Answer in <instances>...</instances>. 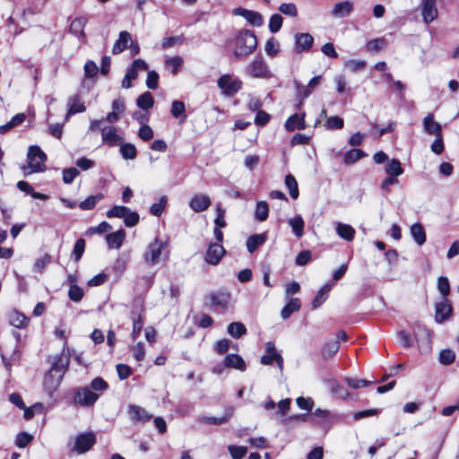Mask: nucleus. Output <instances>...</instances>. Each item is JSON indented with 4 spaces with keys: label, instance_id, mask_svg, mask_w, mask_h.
Returning a JSON list of instances; mask_svg holds the SVG:
<instances>
[{
    "label": "nucleus",
    "instance_id": "obj_24",
    "mask_svg": "<svg viewBox=\"0 0 459 459\" xmlns=\"http://www.w3.org/2000/svg\"><path fill=\"white\" fill-rule=\"evenodd\" d=\"M164 65L167 70L170 71L173 75H176L183 65V58L179 56H165Z\"/></svg>",
    "mask_w": 459,
    "mask_h": 459
},
{
    "label": "nucleus",
    "instance_id": "obj_1",
    "mask_svg": "<svg viewBox=\"0 0 459 459\" xmlns=\"http://www.w3.org/2000/svg\"><path fill=\"white\" fill-rule=\"evenodd\" d=\"M68 365V359L63 355L55 358V361L44 378V388L46 392L52 395L58 388L63 376Z\"/></svg>",
    "mask_w": 459,
    "mask_h": 459
},
{
    "label": "nucleus",
    "instance_id": "obj_46",
    "mask_svg": "<svg viewBox=\"0 0 459 459\" xmlns=\"http://www.w3.org/2000/svg\"><path fill=\"white\" fill-rule=\"evenodd\" d=\"M84 296V291L79 286L73 284L68 290V297L74 302H79Z\"/></svg>",
    "mask_w": 459,
    "mask_h": 459
},
{
    "label": "nucleus",
    "instance_id": "obj_57",
    "mask_svg": "<svg viewBox=\"0 0 459 459\" xmlns=\"http://www.w3.org/2000/svg\"><path fill=\"white\" fill-rule=\"evenodd\" d=\"M225 210L222 208L221 204H216V217L214 219L215 226L218 227H226V221H225Z\"/></svg>",
    "mask_w": 459,
    "mask_h": 459
},
{
    "label": "nucleus",
    "instance_id": "obj_17",
    "mask_svg": "<svg viewBox=\"0 0 459 459\" xmlns=\"http://www.w3.org/2000/svg\"><path fill=\"white\" fill-rule=\"evenodd\" d=\"M87 22V18L81 16L74 18L70 24L69 31L80 39L82 42L85 39L84 27Z\"/></svg>",
    "mask_w": 459,
    "mask_h": 459
},
{
    "label": "nucleus",
    "instance_id": "obj_29",
    "mask_svg": "<svg viewBox=\"0 0 459 459\" xmlns=\"http://www.w3.org/2000/svg\"><path fill=\"white\" fill-rule=\"evenodd\" d=\"M411 234L419 246H422L426 242V233L420 223H414L411 226Z\"/></svg>",
    "mask_w": 459,
    "mask_h": 459
},
{
    "label": "nucleus",
    "instance_id": "obj_32",
    "mask_svg": "<svg viewBox=\"0 0 459 459\" xmlns=\"http://www.w3.org/2000/svg\"><path fill=\"white\" fill-rule=\"evenodd\" d=\"M136 105L143 110L152 108L154 105L152 94L150 91L143 92L137 98Z\"/></svg>",
    "mask_w": 459,
    "mask_h": 459
},
{
    "label": "nucleus",
    "instance_id": "obj_7",
    "mask_svg": "<svg viewBox=\"0 0 459 459\" xmlns=\"http://www.w3.org/2000/svg\"><path fill=\"white\" fill-rule=\"evenodd\" d=\"M96 442V436L92 432H86L75 437L73 451L79 455L84 454L91 450Z\"/></svg>",
    "mask_w": 459,
    "mask_h": 459
},
{
    "label": "nucleus",
    "instance_id": "obj_16",
    "mask_svg": "<svg viewBox=\"0 0 459 459\" xmlns=\"http://www.w3.org/2000/svg\"><path fill=\"white\" fill-rule=\"evenodd\" d=\"M166 149L167 145H144L142 155L150 162H152L159 160L160 155L166 152Z\"/></svg>",
    "mask_w": 459,
    "mask_h": 459
},
{
    "label": "nucleus",
    "instance_id": "obj_25",
    "mask_svg": "<svg viewBox=\"0 0 459 459\" xmlns=\"http://www.w3.org/2000/svg\"><path fill=\"white\" fill-rule=\"evenodd\" d=\"M130 40H131L130 33L126 30L121 31L119 33L118 39L115 42V44L113 46L112 53L119 54V53L123 52L127 48V44Z\"/></svg>",
    "mask_w": 459,
    "mask_h": 459
},
{
    "label": "nucleus",
    "instance_id": "obj_50",
    "mask_svg": "<svg viewBox=\"0 0 459 459\" xmlns=\"http://www.w3.org/2000/svg\"><path fill=\"white\" fill-rule=\"evenodd\" d=\"M279 11L288 16L297 17L298 16V9L295 4L293 3H283L279 6Z\"/></svg>",
    "mask_w": 459,
    "mask_h": 459
},
{
    "label": "nucleus",
    "instance_id": "obj_61",
    "mask_svg": "<svg viewBox=\"0 0 459 459\" xmlns=\"http://www.w3.org/2000/svg\"><path fill=\"white\" fill-rule=\"evenodd\" d=\"M120 153L125 160H134L136 156L134 145H120Z\"/></svg>",
    "mask_w": 459,
    "mask_h": 459
},
{
    "label": "nucleus",
    "instance_id": "obj_58",
    "mask_svg": "<svg viewBox=\"0 0 459 459\" xmlns=\"http://www.w3.org/2000/svg\"><path fill=\"white\" fill-rule=\"evenodd\" d=\"M32 438L33 437L30 434L27 432H21L16 436L15 445L19 448H23L31 442Z\"/></svg>",
    "mask_w": 459,
    "mask_h": 459
},
{
    "label": "nucleus",
    "instance_id": "obj_3",
    "mask_svg": "<svg viewBox=\"0 0 459 459\" xmlns=\"http://www.w3.org/2000/svg\"><path fill=\"white\" fill-rule=\"evenodd\" d=\"M46 153L38 146L30 145L27 152V162L21 169L25 176L46 170Z\"/></svg>",
    "mask_w": 459,
    "mask_h": 459
},
{
    "label": "nucleus",
    "instance_id": "obj_37",
    "mask_svg": "<svg viewBox=\"0 0 459 459\" xmlns=\"http://www.w3.org/2000/svg\"><path fill=\"white\" fill-rule=\"evenodd\" d=\"M233 414V409L228 408L225 414L221 417H205L203 418V422L213 425H221L229 421Z\"/></svg>",
    "mask_w": 459,
    "mask_h": 459
},
{
    "label": "nucleus",
    "instance_id": "obj_19",
    "mask_svg": "<svg viewBox=\"0 0 459 459\" xmlns=\"http://www.w3.org/2000/svg\"><path fill=\"white\" fill-rule=\"evenodd\" d=\"M126 231L124 230H118L113 233L106 236V241L108 248L118 249L123 245L126 238Z\"/></svg>",
    "mask_w": 459,
    "mask_h": 459
},
{
    "label": "nucleus",
    "instance_id": "obj_47",
    "mask_svg": "<svg viewBox=\"0 0 459 459\" xmlns=\"http://www.w3.org/2000/svg\"><path fill=\"white\" fill-rule=\"evenodd\" d=\"M23 416L26 420L31 419L35 414L40 413L43 411V404L41 403H36L30 407L24 406Z\"/></svg>",
    "mask_w": 459,
    "mask_h": 459
},
{
    "label": "nucleus",
    "instance_id": "obj_11",
    "mask_svg": "<svg viewBox=\"0 0 459 459\" xmlns=\"http://www.w3.org/2000/svg\"><path fill=\"white\" fill-rule=\"evenodd\" d=\"M435 308V321L438 324H442L452 316L453 307L449 304L447 298H442V300L436 304Z\"/></svg>",
    "mask_w": 459,
    "mask_h": 459
},
{
    "label": "nucleus",
    "instance_id": "obj_31",
    "mask_svg": "<svg viewBox=\"0 0 459 459\" xmlns=\"http://www.w3.org/2000/svg\"><path fill=\"white\" fill-rule=\"evenodd\" d=\"M266 237L264 234H255L247 240V248L249 253H254L259 246L265 242Z\"/></svg>",
    "mask_w": 459,
    "mask_h": 459
},
{
    "label": "nucleus",
    "instance_id": "obj_53",
    "mask_svg": "<svg viewBox=\"0 0 459 459\" xmlns=\"http://www.w3.org/2000/svg\"><path fill=\"white\" fill-rule=\"evenodd\" d=\"M437 289L442 294V298H447L450 293V283L446 277L440 276L437 280Z\"/></svg>",
    "mask_w": 459,
    "mask_h": 459
},
{
    "label": "nucleus",
    "instance_id": "obj_12",
    "mask_svg": "<svg viewBox=\"0 0 459 459\" xmlns=\"http://www.w3.org/2000/svg\"><path fill=\"white\" fill-rule=\"evenodd\" d=\"M423 125L425 130L430 134L436 136V139L434 140L433 143H443V139L441 135V126L439 123L436 122L434 120V117L432 114H428L425 118L423 119Z\"/></svg>",
    "mask_w": 459,
    "mask_h": 459
},
{
    "label": "nucleus",
    "instance_id": "obj_51",
    "mask_svg": "<svg viewBox=\"0 0 459 459\" xmlns=\"http://www.w3.org/2000/svg\"><path fill=\"white\" fill-rule=\"evenodd\" d=\"M386 47V40L384 38H378L368 42L367 48L368 51H380Z\"/></svg>",
    "mask_w": 459,
    "mask_h": 459
},
{
    "label": "nucleus",
    "instance_id": "obj_23",
    "mask_svg": "<svg viewBox=\"0 0 459 459\" xmlns=\"http://www.w3.org/2000/svg\"><path fill=\"white\" fill-rule=\"evenodd\" d=\"M225 365L227 368H235L240 371H245L247 365L241 356L238 354H229L224 358Z\"/></svg>",
    "mask_w": 459,
    "mask_h": 459
},
{
    "label": "nucleus",
    "instance_id": "obj_18",
    "mask_svg": "<svg viewBox=\"0 0 459 459\" xmlns=\"http://www.w3.org/2000/svg\"><path fill=\"white\" fill-rule=\"evenodd\" d=\"M294 39L298 52L309 50L314 43V38L309 33H296Z\"/></svg>",
    "mask_w": 459,
    "mask_h": 459
},
{
    "label": "nucleus",
    "instance_id": "obj_55",
    "mask_svg": "<svg viewBox=\"0 0 459 459\" xmlns=\"http://www.w3.org/2000/svg\"><path fill=\"white\" fill-rule=\"evenodd\" d=\"M343 119L337 117V116H333V117H327L326 119V122L325 124V126L327 128V129H342L343 127Z\"/></svg>",
    "mask_w": 459,
    "mask_h": 459
},
{
    "label": "nucleus",
    "instance_id": "obj_28",
    "mask_svg": "<svg viewBox=\"0 0 459 459\" xmlns=\"http://www.w3.org/2000/svg\"><path fill=\"white\" fill-rule=\"evenodd\" d=\"M285 127L288 131L303 129L305 127L304 114L302 116L299 114L290 116L285 123Z\"/></svg>",
    "mask_w": 459,
    "mask_h": 459
},
{
    "label": "nucleus",
    "instance_id": "obj_26",
    "mask_svg": "<svg viewBox=\"0 0 459 459\" xmlns=\"http://www.w3.org/2000/svg\"><path fill=\"white\" fill-rule=\"evenodd\" d=\"M8 321L11 325L16 328H24L28 324V318L18 311H12L8 315Z\"/></svg>",
    "mask_w": 459,
    "mask_h": 459
},
{
    "label": "nucleus",
    "instance_id": "obj_41",
    "mask_svg": "<svg viewBox=\"0 0 459 459\" xmlns=\"http://www.w3.org/2000/svg\"><path fill=\"white\" fill-rule=\"evenodd\" d=\"M269 212V207L265 201H260L256 204L255 208V219L259 221H264L267 219Z\"/></svg>",
    "mask_w": 459,
    "mask_h": 459
},
{
    "label": "nucleus",
    "instance_id": "obj_20",
    "mask_svg": "<svg viewBox=\"0 0 459 459\" xmlns=\"http://www.w3.org/2000/svg\"><path fill=\"white\" fill-rule=\"evenodd\" d=\"M68 113L67 115H74L84 112L86 107L80 94L71 96L67 100Z\"/></svg>",
    "mask_w": 459,
    "mask_h": 459
},
{
    "label": "nucleus",
    "instance_id": "obj_34",
    "mask_svg": "<svg viewBox=\"0 0 459 459\" xmlns=\"http://www.w3.org/2000/svg\"><path fill=\"white\" fill-rule=\"evenodd\" d=\"M339 350L340 343H338V341L326 342L321 350V356L324 359H330L333 357L338 352Z\"/></svg>",
    "mask_w": 459,
    "mask_h": 459
},
{
    "label": "nucleus",
    "instance_id": "obj_8",
    "mask_svg": "<svg viewBox=\"0 0 459 459\" xmlns=\"http://www.w3.org/2000/svg\"><path fill=\"white\" fill-rule=\"evenodd\" d=\"M247 71L248 74L255 78H268L271 76L270 71L266 63L263 58H255L247 67Z\"/></svg>",
    "mask_w": 459,
    "mask_h": 459
},
{
    "label": "nucleus",
    "instance_id": "obj_27",
    "mask_svg": "<svg viewBox=\"0 0 459 459\" xmlns=\"http://www.w3.org/2000/svg\"><path fill=\"white\" fill-rule=\"evenodd\" d=\"M301 307V302L298 298H292L289 300L288 304L281 309V316L283 319H287L290 315L299 311Z\"/></svg>",
    "mask_w": 459,
    "mask_h": 459
},
{
    "label": "nucleus",
    "instance_id": "obj_5",
    "mask_svg": "<svg viewBox=\"0 0 459 459\" xmlns=\"http://www.w3.org/2000/svg\"><path fill=\"white\" fill-rule=\"evenodd\" d=\"M104 119L93 120L91 122L90 128L101 131V137L104 143H125L123 138L117 134L115 126H103Z\"/></svg>",
    "mask_w": 459,
    "mask_h": 459
},
{
    "label": "nucleus",
    "instance_id": "obj_9",
    "mask_svg": "<svg viewBox=\"0 0 459 459\" xmlns=\"http://www.w3.org/2000/svg\"><path fill=\"white\" fill-rule=\"evenodd\" d=\"M208 299L214 309H226L230 301V294L228 291L217 290L210 293Z\"/></svg>",
    "mask_w": 459,
    "mask_h": 459
},
{
    "label": "nucleus",
    "instance_id": "obj_33",
    "mask_svg": "<svg viewBox=\"0 0 459 459\" xmlns=\"http://www.w3.org/2000/svg\"><path fill=\"white\" fill-rule=\"evenodd\" d=\"M385 170L388 176L397 178L403 173V169L399 160L393 159L385 166Z\"/></svg>",
    "mask_w": 459,
    "mask_h": 459
},
{
    "label": "nucleus",
    "instance_id": "obj_22",
    "mask_svg": "<svg viewBox=\"0 0 459 459\" xmlns=\"http://www.w3.org/2000/svg\"><path fill=\"white\" fill-rule=\"evenodd\" d=\"M128 413L130 418L135 421H148L152 418V414L144 408L135 404H132L128 407Z\"/></svg>",
    "mask_w": 459,
    "mask_h": 459
},
{
    "label": "nucleus",
    "instance_id": "obj_60",
    "mask_svg": "<svg viewBox=\"0 0 459 459\" xmlns=\"http://www.w3.org/2000/svg\"><path fill=\"white\" fill-rule=\"evenodd\" d=\"M455 359V354L451 350H444L439 354V361L443 365H450Z\"/></svg>",
    "mask_w": 459,
    "mask_h": 459
},
{
    "label": "nucleus",
    "instance_id": "obj_62",
    "mask_svg": "<svg viewBox=\"0 0 459 459\" xmlns=\"http://www.w3.org/2000/svg\"><path fill=\"white\" fill-rule=\"evenodd\" d=\"M138 136L142 141L148 142L152 139L153 131L149 126L143 125L138 130Z\"/></svg>",
    "mask_w": 459,
    "mask_h": 459
},
{
    "label": "nucleus",
    "instance_id": "obj_48",
    "mask_svg": "<svg viewBox=\"0 0 459 459\" xmlns=\"http://www.w3.org/2000/svg\"><path fill=\"white\" fill-rule=\"evenodd\" d=\"M228 450L233 459H242L247 452V448L246 446L234 445H230L228 446Z\"/></svg>",
    "mask_w": 459,
    "mask_h": 459
},
{
    "label": "nucleus",
    "instance_id": "obj_13",
    "mask_svg": "<svg viewBox=\"0 0 459 459\" xmlns=\"http://www.w3.org/2000/svg\"><path fill=\"white\" fill-rule=\"evenodd\" d=\"M224 247L219 243L210 244L205 255V261L212 265L220 263L225 254Z\"/></svg>",
    "mask_w": 459,
    "mask_h": 459
},
{
    "label": "nucleus",
    "instance_id": "obj_35",
    "mask_svg": "<svg viewBox=\"0 0 459 459\" xmlns=\"http://www.w3.org/2000/svg\"><path fill=\"white\" fill-rule=\"evenodd\" d=\"M331 290V285L326 284L323 286L316 293L315 299L312 301L313 308L319 307L327 299L328 294Z\"/></svg>",
    "mask_w": 459,
    "mask_h": 459
},
{
    "label": "nucleus",
    "instance_id": "obj_49",
    "mask_svg": "<svg viewBox=\"0 0 459 459\" xmlns=\"http://www.w3.org/2000/svg\"><path fill=\"white\" fill-rule=\"evenodd\" d=\"M78 175L79 170L76 168L71 167L65 169L62 172L63 182L66 185L71 184Z\"/></svg>",
    "mask_w": 459,
    "mask_h": 459
},
{
    "label": "nucleus",
    "instance_id": "obj_30",
    "mask_svg": "<svg viewBox=\"0 0 459 459\" xmlns=\"http://www.w3.org/2000/svg\"><path fill=\"white\" fill-rule=\"evenodd\" d=\"M170 113L173 117L179 119L180 122L186 121V108L183 101L174 100L171 104Z\"/></svg>",
    "mask_w": 459,
    "mask_h": 459
},
{
    "label": "nucleus",
    "instance_id": "obj_2",
    "mask_svg": "<svg viewBox=\"0 0 459 459\" xmlns=\"http://www.w3.org/2000/svg\"><path fill=\"white\" fill-rule=\"evenodd\" d=\"M233 45L234 56L236 57H246L255 50L257 39L252 30H241L236 35Z\"/></svg>",
    "mask_w": 459,
    "mask_h": 459
},
{
    "label": "nucleus",
    "instance_id": "obj_14",
    "mask_svg": "<svg viewBox=\"0 0 459 459\" xmlns=\"http://www.w3.org/2000/svg\"><path fill=\"white\" fill-rule=\"evenodd\" d=\"M234 15L244 17L250 24L254 26H261L263 24V16L255 12L242 7L233 9Z\"/></svg>",
    "mask_w": 459,
    "mask_h": 459
},
{
    "label": "nucleus",
    "instance_id": "obj_6",
    "mask_svg": "<svg viewBox=\"0 0 459 459\" xmlns=\"http://www.w3.org/2000/svg\"><path fill=\"white\" fill-rule=\"evenodd\" d=\"M218 87L225 96L235 95L242 87V82L230 74H224L218 80Z\"/></svg>",
    "mask_w": 459,
    "mask_h": 459
},
{
    "label": "nucleus",
    "instance_id": "obj_63",
    "mask_svg": "<svg viewBox=\"0 0 459 459\" xmlns=\"http://www.w3.org/2000/svg\"><path fill=\"white\" fill-rule=\"evenodd\" d=\"M123 220L126 227H134L139 222V214L129 209Z\"/></svg>",
    "mask_w": 459,
    "mask_h": 459
},
{
    "label": "nucleus",
    "instance_id": "obj_56",
    "mask_svg": "<svg viewBox=\"0 0 459 459\" xmlns=\"http://www.w3.org/2000/svg\"><path fill=\"white\" fill-rule=\"evenodd\" d=\"M364 156V152L359 149H352L344 155L345 163H354Z\"/></svg>",
    "mask_w": 459,
    "mask_h": 459
},
{
    "label": "nucleus",
    "instance_id": "obj_38",
    "mask_svg": "<svg viewBox=\"0 0 459 459\" xmlns=\"http://www.w3.org/2000/svg\"><path fill=\"white\" fill-rule=\"evenodd\" d=\"M289 224L290 225L293 233L300 238L304 233V221L300 215H297L292 219L289 220Z\"/></svg>",
    "mask_w": 459,
    "mask_h": 459
},
{
    "label": "nucleus",
    "instance_id": "obj_59",
    "mask_svg": "<svg viewBox=\"0 0 459 459\" xmlns=\"http://www.w3.org/2000/svg\"><path fill=\"white\" fill-rule=\"evenodd\" d=\"M138 77V74L134 71L131 67H129L126 71V74L122 81V87L125 89H129L132 87V81L135 80Z\"/></svg>",
    "mask_w": 459,
    "mask_h": 459
},
{
    "label": "nucleus",
    "instance_id": "obj_43",
    "mask_svg": "<svg viewBox=\"0 0 459 459\" xmlns=\"http://www.w3.org/2000/svg\"><path fill=\"white\" fill-rule=\"evenodd\" d=\"M166 204L167 197L163 195L159 199V202L152 204L150 208L151 213L156 217H160L163 213Z\"/></svg>",
    "mask_w": 459,
    "mask_h": 459
},
{
    "label": "nucleus",
    "instance_id": "obj_64",
    "mask_svg": "<svg viewBox=\"0 0 459 459\" xmlns=\"http://www.w3.org/2000/svg\"><path fill=\"white\" fill-rule=\"evenodd\" d=\"M345 66L351 72L356 73L364 69L366 66V62L364 60L351 59L346 62Z\"/></svg>",
    "mask_w": 459,
    "mask_h": 459
},
{
    "label": "nucleus",
    "instance_id": "obj_39",
    "mask_svg": "<svg viewBox=\"0 0 459 459\" xmlns=\"http://www.w3.org/2000/svg\"><path fill=\"white\" fill-rule=\"evenodd\" d=\"M228 333L233 338H239L242 335L246 334L247 328L240 322H233V323H230L229 325V326H228Z\"/></svg>",
    "mask_w": 459,
    "mask_h": 459
},
{
    "label": "nucleus",
    "instance_id": "obj_4",
    "mask_svg": "<svg viewBox=\"0 0 459 459\" xmlns=\"http://www.w3.org/2000/svg\"><path fill=\"white\" fill-rule=\"evenodd\" d=\"M168 246L166 240L155 238L151 243L148 244L145 252L143 253V260L146 264L153 266L157 264L165 252Z\"/></svg>",
    "mask_w": 459,
    "mask_h": 459
},
{
    "label": "nucleus",
    "instance_id": "obj_45",
    "mask_svg": "<svg viewBox=\"0 0 459 459\" xmlns=\"http://www.w3.org/2000/svg\"><path fill=\"white\" fill-rule=\"evenodd\" d=\"M129 349L137 361L141 362L145 358V348L143 342H139L136 344L132 345Z\"/></svg>",
    "mask_w": 459,
    "mask_h": 459
},
{
    "label": "nucleus",
    "instance_id": "obj_40",
    "mask_svg": "<svg viewBox=\"0 0 459 459\" xmlns=\"http://www.w3.org/2000/svg\"><path fill=\"white\" fill-rule=\"evenodd\" d=\"M285 185L289 189L290 197L297 199L299 194V186L296 178L291 174L285 177Z\"/></svg>",
    "mask_w": 459,
    "mask_h": 459
},
{
    "label": "nucleus",
    "instance_id": "obj_42",
    "mask_svg": "<svg viewBox=\"0 0 459 459\" xmlns=\"http://www.w3.org/2000/svg\"><path fill=\"white\" fill-rule=\"evenodd\" d=\"M129 208L123 205H116L106 212L108 218H121L124 219L128 212Z\"/></svg>",
    "mask_w": 459,
    "mask_h": 459
},
{
    "label": "nucleus",
    "instance_id": "obj_15",
    "mask_svg": "<svg viewBox=\"0 0 459 459\" xmlns=\"http://www.w3.org/2000/svg\"><path fill=\"white\" fill-rule=\"evenodd\" d=\"M99 398V395L91 391L89 388H82L79 390L75 395L74 401L76 403L82 406L92 405Z\"/></svg>",
    "mask_w": 459,
    "mask_h": 459
},
{
    "label": "nucleus",
    "instance_id": "obj_44",
    "mask_svg": "<svg viewBox=\"0 0 459 459\" xmlns=\"http://www.w3.org/2000/svg\"><path fill=\"white\" fill-rule=\"evenodd\" d=\"M103 195L101 194H99L97 195H91L87 197L85 200L82 201L79 204V207L82 210H91L92 209L96 204L102 199Z\"/></svg>",
    "mask_w": 459,
    "mask_h": 459
},
{
    "label": "nucleus",
    "instance_id": "obj_52",
    "mask_svg": "<svg viewBox=\"0 0 459 459\" xmlns=\"http://www.w3.org/2000/svg\"><path fill=\"white\" fill-rule=\"evenodd\" d=\"M282 17L278 14L274 13L271 16L269 21V30L272 33H276L280 30L282 25Z\"/></svg>",
    "mask_w": 459,
    "mask_h": 459
},
{
    "label": "nucleus",
    "instance_id": "obj_54",
    "mask_svg": "<svg viewBox=\"0 0 459 459\" xmlns=\"http://www.w3.org/2000/svg\"><path fill=\"white\" fill-rule=\"evenodd\" d=\"M264 49L268 56H274L280 50V44L274 38H271L266 41Z\"/></svg>",
    "mask_w": 459,
    "mask_h": 459
},
{
    "label": "nucleus",
    "instance_id": "obj_36",
    "mask_svg": "<svg viewBox=\"0 0 459 459\" xmlns=\"http://www.w3.org/2000/svg\"><path fill=\"white\" fill-rule=\"evenodd\" d=\"M337 234L347 241H351L354 238L355 230L348 224L338 223L336 227Z\"/></svg>",
    "mask_w": 459,
    "mask_h": 459
},
{
    "label": "nucleus",
    "instance_id": "obj_21",
    "mask_svg": "<svg viewBox=\"0 0 459 459\" xmlns=\"http://www.w3.org/2000/svg\"><path fill=\"white\" fill-rule=\"evenodd\" d=\"M353 10V4L350 1H344L334 4L331 14L334 18H344L350 15Z\"/></svg>",
    "mask_w": 459,
    "mask_h": 459
},
{
    "label": "nucleus",
    "instance_id": "obj_10",
    "mask_svg": "<svg viewBox=\"0 0 459 459\" xmlns=\"http://www.w3.org/2000/svg\"><path fill=\"white\" fill-rule=\"evenodd\" d=\"M421 14L427 24L436 20L438 14L437 0H421Z\"/></svg>",
    "mask_w": 459,
    "mask_h": 459
}]
</instances>
